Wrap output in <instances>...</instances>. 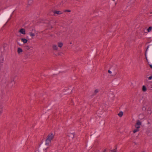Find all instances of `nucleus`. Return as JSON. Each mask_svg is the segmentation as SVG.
<instances>
[{
    "label": "nucleus",
    "mask_w": 152,
    "mask_h": 152,
    "mask_svg": "<svg viewBox=\"0 0 152 152\" xmlns=\"http://www.w3.org/2000/svg\"><path fill=\"white\" fill-rule=\"evenodd\" d=\"M19 32L23 34H26L25 30L24 28H21L19 31Z\"/></svg>",
    "instance_id": "nucleus-7"
},
{
    "label": "nucleus",
    "mask_w": 152,
    "mask_h": 152,
    "mask_svg": "<svg viewBox=\"0 0 152 152\" xmlns=\"http://www.w3.org/2000/svg\"><path fill=\"white\" fill-rule=\"evenodd\" d=\"M150 66L151 68H152V65H150Z\"/></svg>",
    "instance_id": "nucleus-26"
},
{
    "label": "nucleus",
    "mask_w": 152,
    "mask_h": 152,
    "mask_svg": "<svg viewBox=\"0 0 152 152\" xmlns=\"http://www.w3.org/2000/svg\"><path fill=\"white\" fill-rule=\"evenodd\" d=\"M123 114V112L122 111H121L118 113V115L120 117H121L122 116Z\"/></svg>",
    "instance_id": "nucleus-15"
},
{
    "label": "nucleus",
    "mask_w": 152,
    "mask_h": 152,
    "mask_svg": "<svg viewBox=\"0 0 152 152\" xmlns=\"http://www.w3.org/2000/svg\"><path fill=\"white\" fill-rule=\"evenodd\" d=\"M0 58H1V61H3V60H4V58H3V57H0Z\"/></svg>",
    "instance_id": "nucleus-21"
},
{
    "label": "nucleus",
    "mask_w": 152,
    "mask_h": 152,
    "mask_svg": "<svg viewBox=\"0 0 152 152\" xmlns=\"http://www.w3.org/2000/svg\"><path fill=\"white\" fill-rule=\"evenodd\" d=\"M148 80H152V75H151L150 77H148Z\"/></svg>",
    "instance_id": "nucleus-20"
},
{
    "label": "nucleus",
    "mask_w": 152,
    "mask_h": 152,
    "mask_svg": "<svg viewBox=\"0 0 152 152\" xmlns=\"http://www.w3.org/2000/svg\"><path fill=\"white\" fill-rule=\"evenodd\" d=\"M112 152H116L114 150H113L112 151Z\"/></svg>",
    "instance_id": "nucleus-27"
},
{
    "label": "nucleus",
    "mask_w": 152,
    "mask_h": 152,
    "mask_svg": "<svg viewBox=\"0 0 152 152\" xmlns=\"http://www.w3.org/2000/svg\"><path fill=\"white\" fill-rule=\"evenodd\" d=\"M18 43V44H19L20 45H21V44H20V43Z\"/></svg>",
    "instance_id": "nucleus-30"
},
{
    "label": "nucleus",
    "mask_w": 152,
    "mask_h": 152,
    "mask_svg": "<svg viewBox=\"0 0 152 152\" xmlns=\"http://www.w3.org/2000/svg\"><path fill=\"white\" fill-rule=\"evenodd\" d=\"M115 4H117L116 2H115Z\"/></svg>",
    "instance_id": "nucleus-28"
},
{
    "label": "nucleus",
    "mask_w": 152,
    "mask_h": 152,
    "mask_svg": "<svg viewBox=\"0 0 152 152\" xmlns=\"http://www.w3.org/2000/svg\"><path fill=\"white\" fill-rule=\"evenodd\" d=\"M139 131V129H138L137 128H136V129H135L133 130V133H135L136 132H138Z\"/></svg>",
    "instance_id": "nucleus-17"
},
{
    "label": "nucleus",
    "mask_w": 152,
    "mask_h": 152,
    "mask_svg": "<svg viewBox=\"0 0 152 152\" xmlns=\"http://www.w3.org/2000/svg\"><path fill=\"white\" fill-rule=\"evenodd\" d=\"M142 90L144 92H145L147 91V88L144 85L142 86Z\"/></svg>",
    "instance_id": "nucleus-13"
},
{
    "label": "nucleus",
    "mask_w": 152,
    "mask_h": 152,
    "mask_svg": "<svg viewBox=\"0 0 152 152\" xmlns=\"http://www.w3.org/2000/svg\"><path fill=\"white\" fill-rule=\"evenodd\" d=\"M2 106H1V107H0V109H1V110H2Z\"/></svg>",
    "instance_id": "nucleus-25"
},
{
    "label": "nucleus",
    "mask_w": 152,
    "mask_h": 152,
    "mask_svg": "<svg viewBox=\"0 0 152 152\" xmlns=\"http://www.w3.org/2000/svg\"><path fill=\"white\" fill-rule=\"evenodd\" d=\"M55 135L53 133H51L48 134L47 137V139L51 141L53 139Z\"/></svg>",
    "instance_id": "nucleus-2"
},
{
    "label": "nucleus",
    "mask_w": 152,
    "mask_h": 152,
    "mask_svg": "<svg viewBox=\"0 0 152 152\" xmlns=\"http://www.w3.org/2000/svg\"><path fill=\"white\" fill-rule=\"evenodd\" d=\"M68 136L73 139L74 137V133H70L68 134Z\"/></svg>",
    "instance_id": "nucleus-9"
},
{
    "label": "nucleus",
    "mask_w": 152,
    "mask_h": 152,
    "mask_svg": "<svg viewBox=\"0 0 152 152\" xmlns=\"http://www.w3.org/2000/svg\"><path fill=\"white\" fill-rule=\"evenodd\" d=\"M53 48L54 50H58V47L57 45H53Z\"/></svg>",
    "instance_id": "nucleus-12"
},
{
    "label": "nucleus",
    "mask_w": 152,
    "mask_h": 152,
    "mask_svg": "<svg viewBox=\"0 0 152 152\" xmlns=\"http://www.w3.org/2000/svg\"><path fill=\"white\" fill-rule=\"evenodd\" d=\"M23 52L22 49L20 48H19L18 49V54H20V53H22Z\"/></svg>",
    "instance_id": "nucleus-11"
},
{
    "label": "nucleus",
    "mask_w": 152,
    "mask_h": 152,
    "mask_svg": "<svg viewBox=\"0 0 152 152\" xmlns=\"http://www.w3.org/2000/svg\"><path fill=\"white\" fill-rule=\"evenodd\" d=\"M4 83L6 87L9 88H12L15 83L14 79L9 81L8 78H6L4 80Z\"/></svg>",
    "instance_id": "nucleus-1"
},
{
    "label": "nucleus",
    "mask_w": 152,
    "mask_h": 152,
    "mask_svg": "<svg viewBox=\"0 0 152 152\" xmlns=\"http://www.w3.org/2000/svg\"><path fill=\"white\" fill-rule=\"evenodd\" d=\"M29 34L30 35V36L31 37H34L35 36V34L34 33H33L32 32H31Z\"/></svg>",
    "instance_id": "nucleus-18"
},
{
    "label": "nucleus",
    "mask_w": 152,
    "mask_h": 152,
    "mask_svg": "<svg viewBox=\"0 0 152 152\" xmlns=\"http://www.w3.org/2000/svg\"><path fill=\"white\" fill-rule=\"evenodd\" d=\"M2 113V110H0V114H1Z\"/></svg>",
    "instance_id": "nucleus-24"
},
{
    "label": "nucleus",
    "mask_w": 152,
    "mask_h": 152,
    "mask_svg": "<svg viewBox=\"0 0 152 152\" xmlns=\"http://www.w3.org/2000/svg\"><path fill=\"white\" fill-rule=\"evenodd\" d=\"M113 1H115V0H113Z\"/></svg>",
    "instance_id": "nucleus-32"
},
{
    "label": "nucleus",
    "mask_w": 152,
    "mask_h": 152,
    "mask_svg": "<svg viewBox=\"0 0 152 152\" xmlns=\"http://www.w3.org/2000/svg\"><path fill=\"white\" fill-rule=\"evenodd\" d=\"M54 14H57L58 15H60L63 12L61 11L57 10L56 11H54L53 12Z\"/></svg>",
    "instance_id": "nucleus-8"
},
{
    "label": "nucleus",
    "mask_w": 152,
    "mask_h": 152,
    "mask_svg": "<svg viewBox=\"0 0 152 152\" xmlns=\"http://www.w3.org/2000/svg\"><path fill=\"white\" fill-rule=\"evenodd\" d=\"M108 72L110 74L112 73V72L110 70H108Z\"/></svg>",
    "instance_id": "nucleus-22"
},
{
    "label": "nucleus",
    "mask_w": 152,
    "mask_h": 152,
    "mask_svg": "<svg viewBox=\"0 0 152 152\" xmlns=\"http://www.w3.org/2000/svg\"><path fill=\"white\" fill-rule=\"evenodd\" d=\"M141 122L139 120H137L136 124L135 125V126L136 128L139 129L140 128V126L141 125Z\"/></svg>",
    "instance_id": "nucleus-3"
},
{
    "label": "nucleus",
    "mask_w": 152,
    "mask_h": 152,
    "mask_svg": "<svg viewBox=\"0 0 152 152\" xmlns=\"http://www.w3.org/2000/svg\"><path fill=\"white\" fill-rule=\"evenodd\" d=\"M51 142V141L46 139L45 141V145L49 147L50 145Z\"/></svg>",
    "instance_id": "nucleus-6"
},
{
    "label": "nucleus",
    "mask_w": 152,
    "mask_h": 152,
    "mask_svg": "<svg viewBox=\"0 0 152 152\" xmlns=\"http://www.w3.org/2000/svg\"><path fill=\"white\" fill-rule=\"evenodd\" d=\"M48 148V147L45 148H44L43 149H41V148H39L37 150V151H36V152H46L47 149Z\"/></svg>",
    "instance_id": "nucleus-4"
},
{
    "label": "nucleus",
    "mask_w": 152,
    "mask_h": 152,
    "mask_svg": "<svg viewBox=\"0 0 152 152\" xmlns=\"http://www.w3.org/2000/svg\"><path fill=\"white\" fill-rule=\"evenodd\" d=\"M151 88H152V85H151Z\"/></svg>",
    "instance_id": "nucleus-33"
},
{
    "label": "nucleus",
    "mask_w": 152,
    "mask_h": 152,
    "mask_svg": "<svg viewBox=\"0 0 152 152\" xmlns=\"http://www.w3.org/2000/svg\"><path fill=\"white\" fill-rule=\"evenodd\" d=\"M65 2H66V1L64 0V2L63 3H64Z\"/></svg>",
    "instance_id": "nucleus-29"
},
{
    "label": "nucleus",
    "mask_w": 152,
    "mask_h": 152,
    "mask_svg": "<svg viewBox=\"0 0 152 152\" xmlns=\"http://www.w3.org/2000/svg\"><path fill=\"white\" fill-rule=\"evenodd\" d=\"M21 40L24 43H26L28 41L27 39L23 38H21Z\"/></svg>",
    "instance_id": "nucleus-10"
},
{
    "label": "nucleus",
    "mask_w": 152,
    "mask_h": 152,
    "mask_svg": "<svg viewBox=\"0 0 152 152\" xmlns=\"http://www.w3.org/2000/svg\"><path fill=\"white\" fill-rule=\"evenodd\" d=\"M148 48H149V46H148V48H147V49Z\"/></svg>",
    "instance_id": "nucleus-31"
},
{
    "label": "nucleus",
    "mask_w": 152,
    "mask_h": 152,
    "mask_svg": "<svg viewBox=\"0 0 152 152\" xmlns=\"http://www.w3.org/2000/svg\"><path fill=\"white\" fill-rule=\"evenodd\" d=\"M108 96L109 99L113 100L114 99V96L112 93H111L110 94H109L108 95Z\"/></svg>",
    "instance_id": "nucleus-5"
},
{
    "label": "nucleus",
    "mask_w": 152,
    "mask_h": 152,
    "mask_svg": "<svg viewBox=\"0 0 152 152\" xmlns=\"http://www.w3.org/2000/svg\"><path fill=\"white\" fill-rule=\"evenodd\" d=\"M99 89H96L94 91V93L95 94H96V93H98L99 92Z\"/></svg>",
    "instance_id": "nucleus-19"
},
{
    "label": "nucleus",
    "mask_w": 152,
    "mask_h": 152,
    "mask_svg": "<svg viewBox=\"0 0 152 152\" xmlns=\"http://www.w3.org/2000/svg\"><path fill=\"white\" fill-rule=\"evenodd\" d=\"M152 29V27L151 26L149 27L147 29V31L148 32H150L151 30Z\"/></svg>",
    "instance_id": "nucleus-16"
},
{
    "label": "nucleus",
    "mask_w": 152,
    "mask_h": 152,
    "mask_svg": "<svg viewBox=\"0 0 152 152\" xmlns=\"http://www.w3.org/2000/svg\"><path fill=\"white\" fill-rule=\"evenodd\" d=\"M65 12H70V10H66L65 11Z\"/></svg>",
    "instance_id": "nucleus-23"
},
{
    "label": "nucleus",
    "mask_w": 152,
    "mask_h": 152,
    "mask_svg": "<svg viewBox=\"0 0 152 152\" xmlns=\"http://www.w3.org/2000/svg\"><path fill=\"white\" fill-rule=\"evenodd\" d=\"M58 47L61 48L62 47L63 45V43L61 42H58Z\"/></svg>",
    "instance_id": "nucleus-14"
}]
</instances>
